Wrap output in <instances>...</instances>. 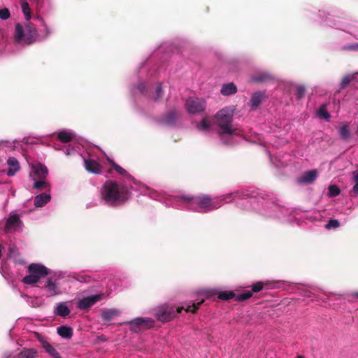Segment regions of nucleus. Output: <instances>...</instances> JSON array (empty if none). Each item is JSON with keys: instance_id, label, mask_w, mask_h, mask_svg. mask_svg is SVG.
<instances>
[{"instance_id": "1", "label": "nucleus", "mask_w": 358, "mask_h": 358, "mask_svg": "<svg viewBox=\"0 0 358 358\" xmlns=\"http://www.w3.org/2000/svg\"><path fill=\"white\" fill-rule=\"evenodd\" d=\"M237 196H241V193H229L216 198H210L207 196L193 198L182 196L174 199L176 201L172 205L176 208L181 209H188L199 213H207L220 208L227 202V199H234Z\"/></svg>"}, {"instance_id": "2", "label": "nucleus", "mask_w": 358, "mask_h": 358, "mask_svg": "<svg viewBox=\"0 0 358 358\" xmlns=\"http://www.w3.org/2000/svg\"><path fill=\"white\" fill-rule=\"evenodd\" d=\"M37 19L41 21L42 25V28L38 30L30 22L24 23V24H17L15 25V38L17 43L30 45L45 40L50 35L52 30L44 20L39 17Z\"/></svg>"}, {"instance_id": "3", "label": "nucleus", "mask_w": 358, "mask_h": 358, "mask_svg": "<svg viewBox=\"0 0 358 358\" xmlns=\"http://www.w3.org/2000/svg\"><path fill=\"white\" fill-rule=\"evenodd\" d=\"M130 196L129 187L123 183L112 180L106 182L100 190V199L106 205L118 206L126 202Z\"/></svg>"}, {"instance_id": "4", "label": "nucleus", "mask_w": 358, "mask_h": 358, "mask_svg": "<svg viewBox=\"0 0 358 358\" xmlns=\"http://www.w3.org/2000/svg\"><path fill=\"white\" fill-rule=\"evenodd\" d=\"M234 109L224 108L217 113L215 116V123L217 127V133L222 142L225 144H232V139L240 134V130L232 124Z\"/></svg>"}, {"instance_id": "5", "label": "nucleus", "mask_w": 358, "mask_h": 358, "mask_svg": "<svg viewBox=\"0 0 358 358\" xmlns=\"http://www.w3.org/2000/svg\"><path fill=\"white\" fill-rule=\"evenodd\" d=\"M204 301V299H202L199 302L192 304H185L181 307L177 308V311L175 312L173 308L163 307L160 308L156 313V317L162 322H168L172 320L176 316L177 313H180L182 310H185L186 312L195 313L199 306Z\"/></svg>"}, {"instance_id": "6", "label": "nucleus", "mask_w": 358, "mask_h": 358, "mask_svg": "<svg viewBox=\"0 0 358 358\" xmlns=\"http://www.w3.org/2000/svg\"><path fill=\"white\" fill-rule=\"evenodd\" d=\"M263 289V284L261 282H258L252 285V291H244L241 294H236L232 291H223L218 294V298L222 300H228L234 297L236 298V301H241L246 300L252 296V292H259Z\"/></svg>"}, {"instance_id": "7", "label": "nucleus", "mask_w": 358, "mask_h": 358, "mask_svg": "<svg viewBox=\"0 0 358 358\" xmlns=\"http://www.w3.org/2000/svg\"><path fill=\"white\" fill-rule=\"evenodd\" d=\"M187 111L190 114H197L206 108V101L202 98L189 97L185 102Z\"/></svg>"}, {"instance_id": "8", "label": "nucleus", "mask_w": 358, "mask_h": 358, "mask_svg": "<svg viewBox=\"0 0 358 358\" xmlns=\"http://www.w3.org/2000/svg\"><path fill=\"white\" fill-rule=\"evenodd\" d=\"M62 277V274L59 273L58 274H55L54 276H51L48 278L43 288L48 296H54L61 294L58 280Z\"/></svg>"}, {"instance_id": "9", "label": "nucleus", "mask_w": 358, "mask_h": 358, "mask_svg": "<svg viewBox=\"0 0 358 358\" xmlns=\"http://www.w3.org/2000/svg\"><path fill=\"white\" fill-rule=\"evenodd\" d=\"M154 320L148 317H137L129 322L130 329L134 332H138L153 327Z\"/></svg>"}, {"instance_id": "10", "label": "nucleus", "mask_w": 358, "mask_h": 358, "mask_svg": "<svg viewBox=\"0 0 358 358\" xmlns=\"http://www.w3.org/2000/svg\"><path fill=\"white\" fill-rule=\"evenodd\" d=\"M103 294H97L85 297H83L78 300L77 307L80 310L87 309L94 305L96 302L103 299Z\"/></svg>"}, {"instance_id": "11", "label": "nucleus", "mask_w": 358, "mask_h": 358, "mask_svg": "<svg viewBox=\"0 0 358 358\" xmlns=\"http://www.w3.org/2000/svg\"><path fill=\"white\" fill-rule=\"evenodd\" d=\"M22 224L20 216L15 213H12L6 221V231L8 233L15 231L21 228Z\"/></svg>"}, {"instance_id": "12", "label": "nucleus", "mask_w": 358, "mask_h": 358, "mask_svg": "<svg viewBox=\"0 0 358 358\" xmlns=\"http://www.w3.org/2000/svg\"><path fill=\"white\" fill-rule=\"evenodd\" d=\"M48 173V170L46 166L41 164H37L31 166V172L30 176L33 180L37 179H45Z\"/></svg>"}, {"instance_id": "13", "label": "nucleus", "mask_w": 358, "mask_h": 358, "mask_svg": "<svg viewBox=\"0 0 358 358\" xmlns=\"http://www.w3.org/2000/svg\"><path fill=\"white\" fill-rule=\"evenodd\" d=\"M28 272L29 273H34L35 275H38L39 280L49 274L48 269L40 264H30L28 267Z\"/></svg>"}, {"instance_id": "14", "label": "nucleus", "mask_w": 358, "mask_h": 358, "mask_svg": "<svg viewBox=\"0 0 358 358\" xmlns=\"http://www.w3.org/2000/svg\"><path fill=\"white\" fill-rule=\"evenodd\" d=\"M84 166L88 172L94 174H100L101 173L100 164L94 159L91 158L84 159Z\"/></svg>"}, {"instance_id": "15", "label": "nucleus", "mask_w": 358, "mask_h": 358, "mask_svg": "<svg viewBox=\"0 0 358 358\" xmlns=\"http://www.w3.org/2000/svg\"><path fill=\"white\" fill-rule=\"evenodd\" d=\"M71 313V310L67 306L66 302H61L57 304L55 308L54 313L62 317H67Z\"/></svg>"}, {"instance_id": "16", "label": "nucleus", "mask_w": 358, "mask_h": 358, "mask_svg": "<svg viewBox=\"0 0 358 358\" xmlns=\"http://www.w3.org/2000/svg\"><path fill=\"white\" fill-rule=\"evenodd\" d=\"M7 165L8 166L7 175L8 176H13L20 169V164L15 157H9L7 160Z\"/></svg>"}, {"instance_id": "17", "label": "nucleus", "mask_w": 358, "mask_h": 358, "mask_svg": "<svg viewBox=\"0 0 358 358\" xmlns=\"http://www.w3.org/2000/svg\"><path fill=\"white\" fill-rule=\"evenodd\" d=\"M40 342L41 343L42 347L45 350V351L52 358H61L60 355L57 351V350L48 341L44 339H41Z\"/></svg>"}, {"instance_id": "18", "label": "nucleus", "mask_w": 358, "mask_h": 358, "mask_svg": "<svg viewBox=\"0 0 358 358\" xmlns=\"http://www.w3.org/2000/svg\"><path fill=\"white\" fill-rule=\"evenodd\" d=\"M51 199V196L48 193H42L36 195L34 199V205L36 207H43Z\"/></svg>"}, {"instance_id": "19", "label": "nucleus", "mask_w": 358, "mask_h": 358, "mask_svg": "<svg viewBox=\"0 0 358 358\" xmlns=\"http://www.w3.org/2000/svg\"><path fill=\"white\" fill-rule=\"evenodd\" d=\"M317 171L315 170L309 171L303 174V176L299 179L301 183H310L317 178Z\"/></svg>"}, {"instance_id": "20", "label": "nucleus", "mask_w": 358, "mask_h": 358, "mask_svg": "<svg viewBox=\"0 0 358 358\" xmlns=\"http://www.w3.org/2000/svg\"><path fill=\"white\" fill-rule=\"evenodd\" d=\"M21 9L26 20L25 23L29 22L31 19V9L27 0H21Z\"/></svg>"}, {"instance_id": "21", "label": "nucleus", "mask_w": 358, "mask_h": 358, "mask_svg": "<svg viewBox=\"0 0 358 358\" xmlns=\"http://www.w3.org/2000/svg\"><path fill=\"white\" fill-rule=\"evenodd\" d=\"M213 127V124L212 122L208 119H203L199 124L196 125V128L198 130L203 132H210Z\"/></svg>"}, {"instance_id": "22", "label": "nucleus", "mask_w": 358, "mask_h": 358, "mask_svg": "<svg viewBox=\"0 0 358 358\" xmlns=\"http://www.w3.org/2000/svg\"><path fill=\"white\" fill-rule=\"evenodd\" d=\"M236 92V86L232 83L224 84L222 85L221 88V93L224 96L234 94Z\"/></svg>"}, {"instance_id": "23", "label": "nucleus", "mask_w": 358, "mask_h": 358, "mask_svg": "<svg viewBox=\"0 0 358 358\" xmlns=\"http://www.w3.org/2000/svg\"><path fill=\"white\" fill-rule=\"evenodd\" d=\"M264 98V94L258 92L252 94L250 100V106L252 108H257L261 103Z\"/></svg>"}, {"instance_id": "24", "label": "nucleus", "mask_w": 358, "mask_h": 358, "mask_svg": "<svg viewBox=\"0 0 358 358\" xmlns=\"http://www.w3.org/2000/svg\"><path fill=\"white\" fill-rule=\"evenodd\" d=\"M57 334L64 338H70L73 336V330L71 327L62 326L57 328Z\"/></svg>"}, {"instance_id": "25", "label": "nucleus", "mask_w": 358, "mask_h": 358, "mask_svg": "<svg viewBox=\"0 0 358 358\" xmlns=\"http://www.w3.org/2000/svg\"><path fill=\"white\" fill-rule=\"evenodd\" d=\"M120 312L115 308L106 310L101 313V317L103 320H109L117 317Z\"/></svg>"}, {"instance_id": "26", "label": "nucleus", "mask_w": 358, "mask_h": 358, "mask_svg": "<svg viewBox=\"0 0 358 358\" xmlns=\"http://www.w3.org/2000/svg\"><path fill=\"white\" fill-rule=\"evenodd\" d=\"M73 134L70 131L64 130L58 134V138L64 143H67L73 139Z\"/></svg>"}, {"instance_id": "27", "label": "nucleus", "mask_w": 358, "mask_h": 358, "mask_svg": "<svg viewBox=\"0 0 358 358\" xmlns=\"http://www.w3.org/2000/svg\"><path fill=\"white\" fill-rule=\"evenodd\" d=\"M37 351L35 349H24L18 355L17 358H36Z\"/></svg>"}, {"instance_id": "28", "label": "nucleus", "mask_w": 358, "mask_h": 358, "mask_svg": "<svg viewBox=\"0 0 358 358\" xmlns=\"http://www.w3.org/2000/svg\"><path fill=\"white\" fill-rule=\"evenodd\" d=\"M339 135L341 138L345 141H348L350 137V132L347 124L342 125L339 129Z\"/></svg>"}, {"instance_id": "29", "label": "nucleus", "mask_w": 358, "mask_h": 358, "mask_svg": "<svg viewBox=\"0 0 358 358\" xmlns=\"http://www.w3.org/2000/svg\"><path fill=\"white\" fill-rule=\"evenodd\" d=\"M39 281L38 275H35L34 273H29L28 275L25 276L22 282L26 285H34Z\"/></svg>"}, {"instance_id": "30", "label": "nucleus", "mask_w": 358, "mask_h": 358, "mask_svg": "<svg viewBox=\"0 0 358 358\" xmlns=\"http://www.w3.org/2000/svg\"><path fill=\"white\" fill-rule=\"evenodd\" d=\"M108 161L109 162V163L110 164V165L113 166V169L120 175L121 176H127V171L123 169L122 167H121L120 165H118L117 164H116L114 161H113L112 159L108 158L107 159Z\"/></svg>"}, {"instance_id": "31", "label": "nucleus", "mask_w": 358, "mask_h": 358, "mask_svg": "<svg viewBox=\"0 0 358 358\" xmlns=\"http://www.w3.org/2000/svg\"><path fill=\"white\" fill-rule=\"evenodd\" d=\"M34 180V187L37 190H41L48 187V183L45 180V179H38Z\"/></svg>"}, {"instance_id": "32", "label": "nucleus", "mask_w": 358, "mask_h": 358, "mask_svg": "<svg viewBox=\"0 0 358 358\" xmlns=\"http://www.w3.org/2000/svg\"><path fill=\"white\" fill-rule=\"evenodd\" d=\"M317 115L318 117L324 118V119L327 120V121H329L330 119V115L327 111L324 106H322L320 108V109L318 110V111L317 113Z\"/></svg>"}, {"instance_id": "33", "label": "nucleus", "mask_w": 358, "mask_h": 358, "mask_svg": "<svg viewBox=\"0 0 358 358\" xmlns=\"http://www.w3.org/2000/svg\"><path fill=\"white\" fill-rule=\"evenodd\" d=\"M341 191L336 185H330L329 187L328 194L331 197H334L340 194Z\"/></svg>"}, {"instance_id": "34", "label": "nucleus", "mask_w": 358, "mask_h": 358, "mask_svg": "<svg viewBox=\"0 0 358 358\" xmlns=\"http://www.w3.org/2000/svg\"><path fill=\"white\" fill-rule=\"evenodd\" d=\"M355 74H350L345 76L341 83V86L342 87H345L351 81L355 79Z\"/></svg>"}, {"instance_id": "35", "label": "nucleus", "mask_w": 358, "mask_h": 358, "mask_svg": "<svg viewBox=\"0 0 358 358\" xmlns=\"http://www.w3.org/2000/svg\"><path fill=\"white\" fill-rule=\"evenodd\" d=\"M340 226V223L338 220L331 219L325 225L327 229H336Z\"/></svg>"}, {"instance_id": "36", "label": "nucleus", "mask_w": 358, "mask_h": 358, "mask_svg": "<svg viewBox=\"0 0 358 358\" xmlns=\"http://www.w3.org/2000/svg\"><path fill=\"white\" fill-rule=\"evenodd\" d=\"M352 176H353V177H352L353 180L355 182V184L354 185L353 188H352V192L354 193V194L355 196H357L358 195V172L357 171L353 172Z\"/></svg>"}, {"instance_id": "37", "label": "nucleus", "mask_w": 358, "mask_h": 358, "mask_svg": "<svg viewBox=\"0 0 358 358\" xmlns=\"http://www.w3.org/2000/svg\"><path fill=\"white\" fill-rule=\"evenodd\" d=\"M78 147H76V148L74 147H72L71 145H69L66 147H65L64 151L66 155L69 156L76 154L78 152Z\"/></svg>"}, {"instance_id": "38", "label": "nucleus", "mask_w": 358, "mask_h": 358, "mask_svg": "<svg viewBox=\"0 0 358 358\" xmlns=\"http://www.w3.org/2000/svg\"><path fill=\"white\" fill-rule=\"evenodd\" d=\"M10 16V11L8 8L0 9V18L1 20H7Z\"/></svg>"}, {"instance_id": "39", "label": "nucleus", "mask_w": 358, "mask_h": 358, "mask_svg": "<svg viewBox=\"0 0 358 358\" xmlns=\"http://www.w3.org/2000/svg\"><path fill=\"white\" fill-rule=\"evenodd\" d=\"M162 85H159L156 88L154 99L155 100L159 99L162 96Z\"/></svg>"}, {"instance_id": "40", "label": "nucleus", "mask_w": 358, "mask_h": 358, "mask_svg": "<svg viewBox=\"0 0 358 358\" xmlns=\"http://www.w3.org/2000/svg\"><path fill=\"white\" fill-rule=\"evenodd\" d=\"M16 253V247L14 245H10L8 248V258H13L15 257Z\"/></svg>"}, {"instance_id": "41", "label": "nucleus", "mask_w": 358, "mask_h": 358, "mask_svg": "<svg viewBox=\"0 0 358 358\" xmlns=\"http://www.w3.org/2000/svg\"><path fill=\"white\" fill-rule=\"evenodd\" d=\"M305 92V87L303 86H298L296 87V96L299 99L301 98Z\"/></svg>"}, {"instance_id": "42", "label": "nucleus", "mask_w": 358, "mask_h": 358, "mask_svg": "<svg viewBox=\"0 0 358 358\" xmlns=\"http://www.w3.org/2000/svg\"><path fill=\"white\" fill-rule=\"evenodd\" d=\"M175 120V115L173 113L169 114L168 117H166L164 120V122L167 124H172Z\"/></svg>"}, {"instance_id": "43", "label": "nucleus", "mask_w": 358, "mask_h": 358, "mask_svg": "<svg viewBox=\"0 0 358 358\" xmlns=\"http://www.w3.org/2000/svg\"><path fill=\"white\" fill-rule=\"evenodd\" d=\"M202 294L206 295V298H208L214 294H215V291L213 289H206L202 292Z\"/></svg>"}, {"instance_id": "44", "label": "nucleus", "mask_w": 358, "mask_h": 358, "mask_svg": "<svg viewBox=\"0 0 358 358\" xmlns=\"http://www.w3.org/2000/svg\"><path fill=\"white\" fill-rule=\"evenodd\" d=\"M343 48L345 50H350L357 51V50H358V43L350 45H348V46H345Z\"/></svg>"}, {"instance_id": "45", "label": "nucleus", "mask_w": 358, "mask_h": 358, "mask_svg": "<svg viewBox=\"0 0 358 358\" xmlns=\"http://www.w3.org/2000/svg\"><path fill=\"white\" fill-rule=\"evenodd\" d=\"M266 80V78H253L254 81H263V80Z\"/></svg>"}, {"instance_id": "46", "label": "nucleus", "mask_w": 358, "mask_h": 358, "mask_svg": "<svg viewBox=\"0 0 358 358\" xmlns=\"http://www.w3.org/2000/svg\"><path fill=\"white\" fill-rule=\"evenodd\" d=\"M144 87H145V85L144 84H140L138 87V90L141 91V92H143L144 90Z\"/></svg>"}, {"instance_id": "47", "label": "nucleus", "mask_w": 358, "mask_h": 358, "mask_svg": "<svg viewBox=\"0 0 358 358\" xmlns=\"http://www.w3.org/2000/svg\"><path fill=\"white\" fill-rule=\"evenodd\" d=\"M296 358H305L303 355H298Z\"/></svg>"}, {"instance_id": "48", "label": "nucleus", "mask_w": 358, "mask_h": 358, "mask_svg": "<svg viewBox=\"0 0 358 358\" xmlns=\"http://www.w3.org/2000/svg\"><path fill=\"white\" fill-rule=\"evenodd\" d=\"M354 295L358 297V292L355 293Z\"/></svg>"}, {"instance_id": "49", "label": "nucleus", "mask_w": 358, "mask_h": 358, "mask_svg": "<svg viewBox=\"0 0 358 358\" xmlns=\"http://www.w3.org/2000/svg\"><path fill=\"white\" fill-rule=\"evenodd\" d=\"M357 35H358V33H357Z\"/></svg>"}]
</instances>
